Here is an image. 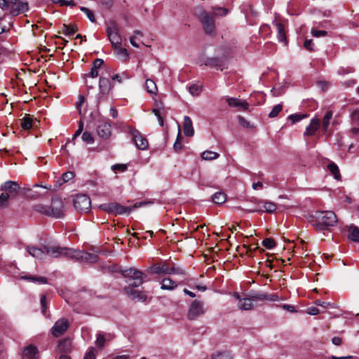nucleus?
<instances>
[{"instance_id": "f257e3e1", "label": "nucleus", "mask_w": 359, "mask_h": 359, "mask_svg": "<svg viewBox=\"0 0 359 359\" xmlns=\"http://www.w3.org/2000/svg\"><path fill=\"white\" fill-rule=\"evenodd\" d=\"M233 297L238 300V306L241 310L248 311L253 308L255 304L259 301H271L275 302L278 300V297L276 294H268L266 293H256L249 296L248 297H241V295L235 292Z\"/></svg>"}, {"instance_id": "f03ea898", "label": "nucleus", "mask_w": 359, "mask_h": 359, "mask_svg": "<svg viewBox=\"0 0 359 359\" xmlns=\"http://www.w3.org/2000/svg\"><path fill=\"white\" fill-rule=\"evenodd\" d=\"M310 222L316 229L321 231L334 226L337 222V218L332 211H317L311 215Z\"/></svg>"}, {"instance_id": "7ed1b4c3", "label": "nucleus", "mask_w": 359, "mask_h": 359, "mask_svg": "<svg viewBox=\"0 0 359 359\" xmlns=\"http://www.w3.org/2000/svg\"><path fill=\"white\" fill-rule=\"evenodd\" d=\"M148 203L147 202H138L135 203L132 207L130 206H123L120 203L112 202L103 203L100 205V208L102 210L105 211L108 214H111L114 215H129L133 210L140 208L142 205H147Z\"/></svg>"}, {"instance_id": "20e7f679", "label": "nucleus", "mask_w": 359, "mask_h": 359, "mask_svg": "<svg viewBox=\"0 0 359 359\" xmlns=\"http://www.w3.org/2000/svg\"><path fill=\"white\" fill-rule=\"evenodd\" d=\"M196 15L203 25L204 32L208 34H213L215 29L213 16L206 11L202 9L196 13Z\"/></svg>"}, {"instance_id": "39448f33", "label": "nucleus", "mask_w": 359, "mask_h": 359, "mask_svg": "<svg viewBox=\"0 0 359 359\" xmlns=\"http://www.w3.org/2000/svg\"><path fill=\"white\" fill-rule=\"evenodd\" d=\"M44 250H46V256L52 258H59L61 257L71 258L72 253L74 252L72 248H62L54 245H44Z\"/></svg>"}, {"instance_id": "423d86ee", "label": "nucleus", "mask_w": 359, "mask_h": 359, "mask_svg": "<svg viewBox=\"0 0 359 359\" xmlns=\"http://www.w3.org/2000/svg\"><path fill=\"white\" fill-rule=\"evenodd\" d=\"M48 216L55 218H60L65 215L64 202L60 198L52 199L51 204L48 208Z\"/></svg>"}, {"instance_id": "0eeeda50", "label": "nucleus", "mask_w": 359, "mask_h": 359, "mask_svg": "<svg viewBox=\"0 0 359 359\" xmlns=\"http://www.w3.org/2000/svg\"><path fill=\"white\" fill-rule=\"evenodd\" d=\"M206 311L204 303L202 301L194 300L191 302L187 313V318L189 320H195L203 315Z\"/></svg>"}, {"instance_id": "6e6552de", "label": "nucleus", "mask_w": 359, "mask_h": 359, "mask_svg": "<svg viewBox=\"0 0 359 359\" xmlns=\"http://www.w3.org/2000/svg\"><path fill=\"white\" fill-rule=\"evenodd\" d=\"M133 142L136 147L141 150H146L149 147V142L146 137L137 130L130 128L129 130Z\"/></svg>"}, {"instance_id": "1a4fd4ad", "label": "nucleus", "mask_w": 359, "mask_h": 359, "mask_svg": "<svg viewBox=\"0 0 359 359\" xmlns=\"http://www.w3.org/2000/svg\"><path fill=\"white\" fill-rule=\"evenodd\" d=\"M2 194H4L9 200L15 198L19 193V185L13 181H8L1 185Z\"/></svg>"}, {"instance_id": "9d476101", "label": "nucleus", "mask_w": 359, "mask_h": 359, "mask_svg": "<svg viewBox=\"0 0 359 359\" xmlns=\"http://www.w3.org/2000/svg\"><path fill=\"white\" fill-rule=\"evenodd\" d=\"M106 32L112 46H118V44H121L122 39L118 33V28L114 22L110 23Z\"/></svg>"}, {"instance_id": "9b49d317", "label": "nucleus", "mask_w": 359, "mask_h": 359, "mask_svg": "<svg viewBox=\"0 0 359 359\" xmlns=\"http://www.w3.org/2000/svg\"><path fill=\"white\" fill-rule=\"evenodd\" d=\"M74 205L79 211L85 212L90 210L91 201L90 198L85 194H78L74 199Z\"/></svg>"}, {"instance_id": "f8f14e48", "label": "nucleus", "mask_w": 359, "mask_h": 359, "mask_svg": "<svg viewBox=\"0 0 359 359\" xmlns=\"http://www.w3.org/2000/svg\"><path fill=\"white\" fill-rule=\"evenodd\" d=\"M73 252H72L71 255L72 259L81 260L84 262L89 263H95L98 260V257L95 254L79 251L74 249H73Z\"/></svg>"}, {"instance_id": "ddd939ff", "label": "nucleus", "mask_w": 359, "mask_h": 359, "mask_svg": "<svg viewBox=\"0 0 359 359\" xmlns=\"http://www.w3.org/2000/svg\"><path fill=\"white\" fill-rule=\"evenodd\" d=\"M111 88V81L108 78L101 76L99 79L98 102H100L102 97L109 94Z\"/></svg>"}, {"instance_id": "4468645a", "label": "nucleus", "mask_w": 359, "mask_h": 359, "mask_svg": "<svg viewBox=\"0 0 359 359\" xmlns=\"http://www.w3.org/2000/svg\"><path fill=\"white\" fill-rule=\"evenodd\" d=\"M29 9V6L27 2L21 1L20 0H15L13 4H11L10 10V15L15 17L21 14Z\"/></svg>"}, {"instance_id": "2eb2a0df", "label": "nucleus", "mask_w": 359, "mask_h": 359, "mask_svg": "<svg viewBox=\"0 0 359 359\" xmlns=\"http://www.w3.org/2000/svg\"><path fill=\"white\" fill-rule=\"evenodd\" d=\"M69 323L65 318H61L55 322L51 329V332L55 337L61 336L68 328Z\"/></svg>"}, {"instance_id": "dca6fc26", "label": "nucleus", "mask_w": 359, "mask_h": 359, "mask_svg": "<svg viewBox=\"0 0 359 359\" xmlns=\"http://www.w3.org/2000/svg\"><path fill=\"white\" fill-rule=\"evenodd\" d=\"M97 133L103 139H108L111 135V126L108 122H100L97 126Z\"/></svg>"}, {"instance_id": "f3484780", "label": "nucleus", "mask_w": 359, "mask_h": 359, "mask_svg": "<svg viewBox=\"0 0 359 359\" xmlns=\"http://www.w3.org/2000/svg\"><path fill=\"white\" fill-rule=\"evenodd\" d=\"M226 102L228 103V105L231 107L238 108V109H241L243 111H246L248 109L249 104L245 101L242 100L239 98L226 97Z\"/></svg>"}, {"instance_id": "a211bd4d", "label": "nucleus", "mask_w": 359, "mask_h": 359, "mask_svg": "<svg viewBox=\"0 0 359 359\" xmlns=\"http://www.w3.org/2000/svg\"><path fill=\"white\" fill-rule=\"evenodd\" d=\"M276 205L270 201H265L264 203H259L257 207L254 209L250 210V212H259L264 211L266 212L271 213L276 210Z\"/></svg>"}, {"instance_id": "6ab92c4d", "label": "nucleus", "mask_w": 359, "mask_h": 359, "mask_svg": "<svg viewBox=\"0 0 359 359\" xmlns=\"http://www.w3.org/2000/svg\"><path fill=\"white\" fill-rule=\"evenodd\" d=\"M124 291L133 299H138L142 302H144L147 299V295L143 292L134 290L130 287H126Z\"/></svg>"}, {"instance_id": "aec40b11", "label": "nucleus", "mask_w": 359, "mask_h": 359, "mask_svg": "<svg viewBox=\"0 0 359 359\" xmlns=\"http://www.w3.org/2000/svg\"><path fill=\"white\" fill-rule=\"evenodd\" d=\"M170 266L165 263H158L149 268V272L155 274H169Z\"/></svg>"}, {"instance_id": "412c9836", "label": "nucleus", "mask_w": 359, "mask_h": 359, "mask_svg": "<svg viewBox=\"0 0 359 359\" xmlns=\"http://www.w3.org/2000/svg\"><path fill=\"white\" fill-rule=\"evenodd\" d=\"M27 251L29 254V255L38 259H43L46 257V250H44V246L42 248H39L34 246H29L27 248Z\"/></svg>"}, {"instance_id": "4be33fe9", "label": "nucleus", "mask_w": 359, "mask_h": 359, "mask_svg": "<svg viewBox=\"0 0 359 359\" xmlns=\"http://www.w3.org/2000/svg\"><path fill=\"white\" fill-rule=\"evenodd\" d=\"M122 274L124 277L128 278V281H131L132 280L141 277H146L142 271L133 268L124 270Z\"/></svg>"}, {"instance_id": "5701e85b", "label": "nucleus", "mask_w": 359, "mask_h": 359, "mask_svg": "<svg viewBox=\"0 0 359 359\" xmlns=\"http://www.w3.org/2000/svg\"><path fill=\"white\" fill-rule=\"evenodd\" d=\"M320 127V119L313 118L311 120L310 124L306 128L304 133V136H312Z\"/></svg>"}, {"instance_id": "b1692460", "label": "nucleus", "mask_w": 359, "mask_h": 359, "mask_svg": "<svg viewBox=\"0 0 359 359\" xmlns=\"http://www.w3.org/2000/svg\"><path fill=\"white\" fill-rule=\"evenodd\" d=\"M38 350L36 346L29 345L24 349L22 359H38Z\"/></svg>"}, {"instance_id": "393cba45", "label": "nucleus", "mask_w": 359, "mask_h": 359, "mask_svg": "<svg viewBox=\"0 0 359 359\" xmlns=\"http://www.w3.org/2000/svg\"><path fill=\"white\" fill-rule=\"evenodd\" d=\"M183 130L186 136L192 137L194 135V129L193 128L192 121L188 116L184 117Z\"/></svg>"}, {"instance_id": "a878e982", "label": "nucleus", "mask_w": 359, "mask_h": 359, "mask_svg": "<svg viewBox=\"0 0 359 359\" xmlns=\"http://www.w3.org/2000/svg\"><path fill=\"white\" fill-rule=\"evenodd\" d=\"M113 337V335L111 334H105L100 332L97 334L95 344L99 348H102L104 346L105 342L111 340Z\"/></svg>"}, {"instance_id": "bb28decb", "label": "nucleus", "mask_w": 359, "mask_h": 359, "mask_svg": "<svg viewBox=\"0 0 359 359\" xmlns=\"http://www.w3.org/2000/svg\"><path fill=\"white\" fill-rule=\"evenodd\" d=\"M35 121L36 120H34L32 116L25 114V116L20 119V126L23 130H27L33 127Z\"/></svg>"}, {"instance_id": "cd10ccee", "label": "nucleus", "mask_w": 359, "mask_h": 359, "mask_svg": "<svg viewBox=\"0 0 359 359\" xmlns=\"http://www.w3.org/2000/svg\"><path fill=\"white\" fill-rule=\"evenodd\" d=\"M177 286L176 282L170 278H165L161 280V288L164 290H173Z\"/></svg>"}, {"instance_id": "c85d7f7f", "label": "nucleus", "mask_w": 359, "mask_h": 359, "mask_svg": "<svg viewBox=\"0 0 359 359\" xmlns=\"http://www.w3.org/2000/svg\"><path fill=\"white\" fill-rule=\"evenodd\" d=\"M276 29H277V37L280 42L285 43L286 44V36H285V27L284 25L280 22H276Z\"/></svg>"}, {"instance_id": "c756f323", "label": "nucleus", "mask_w": 359, "mask_h": 359, "mask_svg": "<svg viewBox=\"0 0 359 359\" xmlns=\"http://www.w3.org/2000/svg\"><path fill=\"white\" fill-rule=\"evenodd\" d=\"M348 238L355 242H359V227L351 225L348 228Z\"/></svg>"}, {"instance_id": "7c9ffc66", "label": "nucleus", "mask_w": 359, "mask_h": 359, "mask_svg": "<svg viewBox=\"0 0 359 359\" xmlns=\"http://www.w3.org/2000/svg\"><path fill=\"white\" fill-rule=\"evenodd\" d=\"M145 88L147 91L151 95H155L157 93L158 88L155 82L149 79H146Z\"/></svg>"}, {"instance_id": "2f4dec72", "label": "nucleus", "mask_w": 359, "mask_h": 359, "mask_svg": "<svg viewBox=\"0 0 359 359\" xmlns=\"http://www.w3.org/2000/svg\"><path fill=\"white\" fill-rule=\"evenodd\" d=\"M212 200L216 204H222L226 201V196L224 192H222V191L216 192L212 196Z\"/></svg>"}, {"instance_id": "473e14b6", "label": "nucleus", "mask_w": 359, "mask_h": 359, "mask_svg": "<svg viewBox=\"0 0 359 359\" xmlns=\"http://www.w3.org/2000/svg\"><path fill=\"white\" fill-rule=\"evenodd\" d=\"M327 169L336 180H340L341 175L338 166L334 163H330L327 165Z\"/></svg>"}, {"instance_id": "72a5a7b5", "label": "nucleus", "mask_w": 359, "mask_h": 359, "mask_svg": "<svg viewBox=\"0 0 359 359\" xmlns=\"http://www.w3.org/2000/svg\"><path fill=\"white\" fill-rule=\"evenodd\" d=\"M228 9L219 7L215 6L212 8V13L211 14L213 17H223L225 16L228 13Z\"/></svg>"}, {"instance_id": "f704fd0d", "label": "nucleus", "mask_w": 359, "mask_h": 359, "mask_svg": "<svg viewBox=\"0 0 359 359\" xmlns=\"http://www.w3.org/2000/svg\"><path fill=\"white\" fill-rule=\"evenodd\" d=\"M211 359H233V358L230 352L224 351H218L215 354H212Z\"/></svg>"}, {"instance_id": "c9c22d12", "label": "nucleus", "mask_w": 359, "mask_h": 359, "mask_svg": "<svg viewBox=\"0 0 359 359\" xmlns=\"http://www.w3.org/2000/svg\"><path fill=\"white\" fill-rule=\"evenodd\" d=\"M48 208L49 206H47L40 203L33 205V210L34 211L47 216H48Z\"/></svg>"}, {"instance_id": "e433bc0d", "label": "nucleus", "mask_w": 359, "mask_h": 359, "mask_svg": "<svg viewBox=\"0 0 359 359\" xmlns=\"http://www.w3.org/2000/svg\"><path fill=\"white\" fill-rule=\"evenodd\" d=\"M219 154L211 151H205L201 154V158L203 160L211 161L217 159L219 157Z\"/></svg>"}, {"instance_id": "4c0bfd02", "label": "nucleus", "mask_w": 359, "mask_h": 359, "mask_svg": "<svg viewBox=\"0 0 359 359\" xmlns=\"http://www.w3.org/2000/svg\"><path fill=\"white\" fill-rule=\"evenodd\" d=\"M332 118V111H328L326 112L323 120V129L325 132L327 131L328 127L330 126V120Z\"/></svg>"}, {"instance_id": "58836bf2", "label": "nucleus", "mask_w": 359, "mask_h": 359, "mask_svg": "<svg viewBox=\"0 0 359 359\" xmlns=\"http://www.w3.org/2000/svg\"><path fill=\"white\" fill-rule=\"evenodd\" d=\"M98 76V70L97 69H94L93 67L90 71V72L86 75L85 78H86V83L88 86V88H93V84H89L88 81V77H90L92 79H95V78H97Z\"/></svg>"}, {"instance_id": "ea45409f", "label": "nucleus", "mask_w": 359, "mask_h": 359, "mask_svg": "<svg viewBox=\"0 0 359 359\" xmlns=\"http://www.w3.org/2000/svg\"><path fill=\"white\" fill-rule=\"evenodd\" d=\"M308 116L306 114H291L288 116V119L291 121L292 123L294 124L297 122H299L302 119L306 118Z\"/></svg>"}, {"instance_id": "a19ab883", "label": "nucleus", "mask_w": 359, "mask_h": 359, "mask_svg": "<svg viewBox=\"0 0 359 359\" xmlns=\"http://www.w3.org/2000/svg\"><path fill=\"white\" fill-rule=\"evenodd\" d=\"M15 0H0V8L4 11H8Z\"/></svg>"}, {"instance_id": "79ce46f5", "label": "nucleus", "mask_w": 359, "mask_h": 359, "mask_svg": "<svg viewBox=\"0 0 359 359\" xmlns=\"http://www.w3.org/2000/svg\"><path fill=\"white\" fill-rule=\"evenodd\" d=\"M144 278L145 277H141V278H138L132 280L131 281H128V287H130L133 288V287H137L140 286L143 283Z\"/></svg>"}, {"instance_id": "37998d69", "label": "nucleus", "mask_w": 359, "mask_h": 359, "mask_svg": "<svg viewBox=\"0 0 359 359\" xmlns=\"http://www.w3.org/2000/svg\"><path fill=\"white\" fill-rule=\"evenodd\" d=\"M283 109V105L280 104L275 105L271 112L269 114V116L270 118H274L278 116V114Z\"/></svg>"}, {"instance_id": "c03bdc74", "label": "nucleus", "mask_w": 359, "mask_h": 359, "mask_svg": "<svg viewBox=\"0 0 359 359\" xmlns=\"http://www.w3.org/2000/svg\"><path fill=\"white\" fill-rule=\"evenodd\" d=\"M115 51H116V53L118 55H120V56H122L124 58H127L128 57V52H127V50L124 48H122L121 47V44H118V46H113Z\"/></svg>"}, {"instance_id": "a18cd8bd", "label": "nucleus", "mask_w": 359, "mask_h": 359, "mask_svg": "<svg viewBox=\"0 0 359 359\" xmlns=\"http://www.w3.org/2000/svg\"><path fill=\"white\" fill-rule=\"evenodd\" d=\"M82 140L85 143L88 144H91L94 142L93 137L92 136V135L90 133H88L87 131H86L83 133Z\"/></svg>"}, {"instance_id": "49530a36", "label": "nucleus", "mask_w": 359, "mask_h": 359, "mask_svg": "<svg viewBox=\"0 0 359 359\" xmlns=\"http://www.w3.org/2000/svg\"><path fill=\"white\" fill-rule=\"evenodd\" d=\"M189 91L193 96H198L201 92V88L198 85L194 84L189 88Z\"/></svg>"}, {"instance_id": "de8ad7c7", "label": "nucleus", "mask_w": 359, "mask_h": 359, "mask_svg": "<svg viewBox=\"0 0 359 359\" xmlns=\"http://www.w3.org/2000/svg\"><path fill=\"white\" fill-rule=\"evenodd\" d=\"M76 31V28L74 26H68L63 25V32L65 34L68 36L73 35Z\"/></svg>"}, {"instance_id": "09e8293b", "label": "nucleus", "mask_w": 359, "mask_h": 359, "mask_svg": "<svg viewBox=\"0 0 359 359\" xmlns=\"http://www.w3.org/2000/svg\"><path fill=\"white\" fill-rule=\"evenodd\" d=\"M152 112L157 117L159 125L161 126H163V118L162 110H161L159 109H154L152 110Z\"/></svg>"}, {"instance_id": "8fccbe9b", "label": "nucleus", "mask_w": 359, "mask_h": 359, "mask_svg": "<svg viewBox=\"0 0 359 359\" xmlns=\"http://www.w3.org/2000/svg\"><path fill=\"white\" fill-rule=\"evenodd\" d=\"M81 11H83L86 15L88 18L92 22H94L95 21V18L94 14H93V13L90 9H88V8H86V7H81Z\"/></svg>"}, {"instance_id": "3c124183", "label": "nucleus", "mask_w": 359, "mask_h": 359, "mask_svg": "<svg viewBox=\"0 0 359 359\" xmlns=\"http://www.w3.org/2000/svg\"><path fill=\"white\" fill-rule=\"evenodd\" d=\"M205 65L206 66H209V67H217L219 65V59L217 58H208L207 59V60L205 62Z\"/></svg>"}, {"instance_id": "603ef678", "label": "nucleus", "mask_w": 359, "mask_h": 359, "mask_svg": "<svg viewBox=\"0 0 359 359\" xmlns=\"http://www.w3.org/2000/svg\"><path fill=\"white\" fill-rule=\"evenodd\" d=\"M96 350L94 347H90L83 359H95Z\"/></svg>"}, {"instance_id": "864d4df0", "label": "nucleus", "mask_w": 359, "mask_h": 359, "mask_svg": "<svg viewBox=\"0 0 359 359\" xmlns=\"http://www.w3.org/2000/svg\"><path fill=\"white\" fill-rule=\"evenodd\" d=\"M262 244L267 249H272L275 246V241L272 238H267L262 241Z\"/></svg>"}, {"instance_id": "5fc2aeb1", "label": "nucleus", "mask_w": 359, "mask_h": 359, "mask_svg": "<svg viewBox=\"0 0 359 359\" xmlns=\"http://www.w3.org/2000/svg\"><path fill=\"white\" fill-rule=\"evenodd\" d=\"M169 274L184 275V271L182 268L170 266Z\"/></svg>"}, {"instance_id": "6e6d98bb", "label": "nucleus", "mask_w": 359, "mask_h": 359, "mask_svg": "<svg viewBox=\"0 0 359 359\" xmlns=\"http://www.w3.org/2000/svg\"><path fill=\"white\" fill-rule=\"evenodd\" d=\"M25 279H29L32 281H36L40 284H46L47 283V279L44 277H35V276H30V277H25Z\"/></svg>"}, {"instance_id": "4d7b16f0", "label": "nucleus", "mask_w": 359, "mask_h": 359, "mask_svg": "<svg viewBox=\"0 0 359 359\" xmlns=\"http://www.w3.org/2000/svg\"><path fill=\"white\" fill-rule=\"evenodd\" d=\"M111 169L114 171L124 172L127 169V165L126 164H115L112 165Z\"/></svg>"}, {"instance_id": "13d9d810", "label": "nucleus", "mask_w": 359, "mask_h": 359, "mask_svg": "<svg viewBox=\"0 0 359 359\" xmlns=\"http://www.w3.org/2000/svg\"><path fill=\"white\" fill-rule=\"evenodd\" d=\"M74 175L72 172H67L62 174L61 180L62 182H67L74 177Z\"/></svg>"}, {"instance_id": "bf43d9fd", "label": "nucleus", "mask_w": 359, "mask_h": 359, "mask_svg": "<svg viewBox=\"0 0 359 359\" xmlns=\"http://www.w3.org/2000/svg\"><path fill=\"white\" fill-rule=\"evenodd\" d=\"M327 32L324 30H318L316 29H313L311 30V34L315 37H321L327 35Z\"/></svg>"}, {"instance_id": "052dcab7", "label": "nucleus", "mask_w": 359, "mask_h": 359, "mask_svg": "<svg viewBox=\"0 0 359 359\" xmlns=\"http://www.w3.org/2000/svg\"><path fill=\"white\" fill-rule=\"evenodd\" d=\"M351 119L353 124L359 126V110H355L352 113Z\"/></svg>"}, {"instance_id": "680f3d73", "label": "nucleus", "mask_w": 359, "mask_h": 359, "mask_svg": "<svg viewBox=\"0 0 359 359\" xmlns=\"http://www.w3.org/2000/svg\"><path fill=\"white\" fill-rule=\"evenodd\" d=\"M52 1L55 4H60V5H66V6H74L73 0H52Z\"/></svg>"}, {"instance_id": "e2e57ef3", "label": "nucleus", "mask_w": 359, "mask_h": 359, "mask_svg": "<svg viewBox=\"0 0 359 359\" xmlns=\"http://www.w3.org/2000/svg\"><path fill=\"white\" fill-rule=\"evenodd\" d=\"M306 313L309 315L315 316L320 313V310L315 306H311V307H308L306 309Z\"/></svg>"}, {"instance_id": "0e129e2a", "label": "nucleus", "mask_w": 359, "mask_h": 359, "mask_svg": "<svg viewBox=\"0 0 359 359\" xmlns=\"http://www.w3.org/2000/svg\"><path fill=\"white\" fill-rule=\"evenodd\" d=\"M9 199L3 194L0 195V208L6 207L8 204Z\"/></svg>"}, {"instance_id": "69168bd1", "label": "nucleus", "mask_w": 359, "mask_h": 359, "mask_svg": "<svg viewBox=\"0 0 359 359\" xmlns=\"http://www.w3.org/2000/svg\"><path fill=\"white\" fill-rule=\"evenodd\" d=\"M353 72H354V69L353 67H347V68L341 67L338 70V74L340 75H344L346 74L352 73Z\"/></svg>"}, {"instance_id": "338daca9", "label": "nucleus", "mask_w": 359, "mask_h": 359, "mask_svg": "<svg viewBox=\"0 0 359 359\" xmlns=\"http://www.w3.org/2000/svg\"><path fill=\"white\" fill-rule=\"evenodd\" d=\"M304 46L306 49L309 50H313V43L312 39H307L304 41Z\"/></svg>"}, {"instance_id": "774afa93", "label": "nucleus", "mask_w": 359, "mask_h": 359, "mask_svg": "<svg viewBox=\"0 0 359 359\" xmlns=\"http://www.w3.org/2000/svg\"><path fill=\"white\" fill-rule=\"evenodd\" d=\"M103 62H104L103 60L97 58L93 61L92 67L94 69H98L103 65Z\"/></svg>"}]
</instances>
